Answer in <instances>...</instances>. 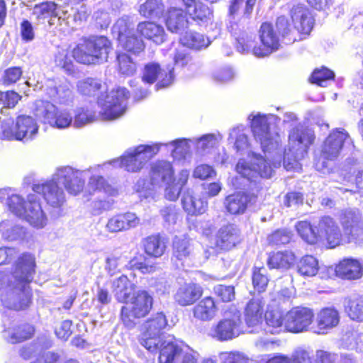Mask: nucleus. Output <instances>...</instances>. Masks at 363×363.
<instances>
[{
	"instance_id": "f257e3e1",
	"label": "nucleus",
	"mask_w": 363,
	"mask_h": 363,
	"mask_svg": "<svg viewBox=\"0 0 363 363\" xmlns=\"http://www.w3.org/2000/svg\"><path fill=\"white\" fill-rule=\"evenodd\" d=\"M83 173L68 166L60 167L53 174L52 180L33 184V190L42 194L48 206L59 208L63 206L66 199L64 190L57 183L62 184L70 194L77 195L84 188V182L81 179Z\"/></svg>"
},
{
	"instance_id": "f03ea898",
	"label": "nucleus",
	"mask_w": 363,
	"mask_h": 363,
	"mask_svg": "<svg viewBox=\"0 0 363 363\" xmlns=\"http://www.w3.org/2000/svg\"><path fill=\"white\" fill-rule=\"evenodd\" d=\"M228 29L237 40L236 48L240 53H248L251 50L257 57H264L279 50L280 47L279 38L275 32L272 24L263 23L259 28V39L262 45L254 46V38L245 30L242 24L230 21Z\"/></svg>"
},
{
	"instance_id": "7ed1b4c3",
	"label": "nucleus",
	"mask_w": 363,
	"mask_h": 363,
	"mask_svg": "<svg viewBox=\"0 0 363 363\" xmlns=\"http://www.w3.org/2000/svg\"><path fill=\"white\" fill-rule=\"evenodd\" d=\"M281 157L280 155L274 159L273 162L268 161L265 157L252 153L250 160H240L236 165V171L240 177H235L231 179L232 185L235 189H242L245 184L240 182L241 179L248 182H255L259 177L271 178L274 169L281 166Z\"/></svg>"
},
{
	"instance_id": "20e7f679",
	"label": "nucleus",
	"mask_w": 363,
	"mask_h": 363,
	"mask_svg": "<svg viewBox=\"0 0 363 363\" xmlns=\"http://www.w3.org/2000/svg\"><path fill=\"white\" fill-rule=\"evenodd\" d=\"M288 138V145L283 157L284 167L286 170L298 171L301 168L299 161L313 143L315 135L311 130L298 124L289 130Z\"/></svg>"
},
{
	"instance_id": "39448f33",
	"label": "nucleus",
	"mask_w": 363,
	"mask_h": 363,
	"mask_svg": "<svg viewBox=\"0 0 363 363\" xmlns=\"http://www.w3.org/2000/svg\"><path fill=\"white\" fill-rule=\"evenodd\" d=\"M111 41L104 35L91 36L79 43L72 51L74 60L84 65L101 64L112 50Z\"/></svg>"
},
{
	"instance_id": "423d86ee",
	"label": "nucleus",
	"mask_w": 363,
	"mask_h": 363,
	"mask_svg": "<svg viewBox=\"0 0 363 363\" xmlns=\"http://www.w3.org/2000/svg\"><path fill=\"white\" fill-rule=\"evenodd\" d=\"M251 128L255 138L260 143L264 153L278 149L281 143L280 135L274 130L279 118L273 114L263 115L260 113L250 114Z\"/></svg>"
},
{
	"instance_id": "0eeeda50",
	"label": "nucleus",
	"mask_w": 363,
	"mask_h": 363,
	"mask_svg": "<svg viewBox=\"0 0 363 363\" xmlns=\"http://www.w3.org/2000/svg\"><path fill=\"white\" fill-rule=\"evenodd\" d=\"M159 152V145H140L130 148L121 158L112 160L110 164L114 167H123L128 172L140 171L145 164Z\"/></svg>"
},
{
	"instance_id": "6e6552de",
	"label": "nucleus",
	"mask_w": 363,
	"mask_h": 363,
	"mask_svg": "<svg viewBox=\"0 0 363 363\" xmlns=\"http://www.w3.org/2000/svg\"><path fill=\"white\" fill-rule=\"evenodd\" d=\"M2 139L28 142L37 136L38 125L30 116L21 115L16 118V123L11 119L4 120L2 125Z\"/></svg>"
},
{
	"instance_id": "1a4fd4ad",
	"label": "nucleus",
	"mask_w": 363,
	"mask_h": 363,
	"mask_svg": "<svg viewBox=\"0 0 363 363\" xmlns=\"http://www.w3.org/2000/svg\"><path fill=\"white\" fill-rule=\"evenodd\" d=\"M153 298L147 291H138L130 302L122 306L121 320L123 325L129 329L133 328L137 320L145 317L151 310Z\"/></svg>"
},
{
	"instance_id": "9d476101",
	"label": "nucleus",
	"mask_w": 363,
	"mask_h": 363,
	"mask_svg": "<svg viewBox=\"0 0 363 363\" xmlns=\"http://www.w3.org/2000/svg\"><path fill=\"white\" fill-rule=\"evenodd\" d=\"M128 98L129 92L123 87L113 89L105 96H101L98 104L101 107L100 114L102 118L112 121L123 116L126 111Z\"/></svg>"
},
{
	"instance_id": "9b49d317",
	"label": "nucleus",
	"mask_w": 363,
	"mask_h": 363,
	"mask_svg": "<svg viewBox=\"0 0 363 363\" xmlns=\"http://www.w3.org/2000/svg\"><path fill=\"white\" fill-rule=\"evenodd\" d=\"M31 293L27 283L9 281L1 294L3 304L16 311L27 308L30 303Z\"/></svg>"
},
{
	"instance_id": "f8f14e48",
	"label": "nucleus",
	"mask_w": 363,
	"mask_h": 363,
	"mask_svg": "<svg viewBox=\"0 0 363 363\" xmlns=\"http://www.w3.org/2000/svg\"><path fill=\"white\" fill-rule=\"evenodd\" d=\"M167 325L166 316L163 313L152 315L143 325L140 344L150 352L155 351L162 340V331Z\"/></svg>"
},
{
	"instance_id": "ddd939ff",
	"label": "nucleus",
	"mask_w": 363,
	"mask_h": 363,
	"mask_svg": "<svg viewBox=\"0 0 363 363\" xmlns=\"http://www.w3.org/2000/svg\"><path fill=\"white\" fill-rule=\"evenodd\" d=\"M241 313L234 308L230 313H226L225 318L211 328L209 334L220 342L231 340L241 334Z\"/></svg>"
},
{
	"instance_id": "4468645a",
	"label": "nucleus",
	"mask_w": 363,
	"mask_h": 363,
	"mask_svg": "<svg viewBox=\"0 0 363 363\" xmlns=\"http://www.w3.org/2000/svg\"><path fill=\"white\" fill-rule=\"evenodd\" d=\"M343 239L347 242H358L363 239L362 214L357 209H345L340 215Z\"/></svg>"
},
{
	"instance_id": "2eb2a0df",
	"label": "nucleus",
	"mask_w": 363,
	"mask_h": 363,
	"mask_svg": "<svg viewBox=\"0 0 363 363\" xmlns=\"http://www.w3.org/2000/svg\"><path fill=\"white\" fill-rule=\"evenodd\" d=\"M344 147L350 150L354 147L348 133L344 129L333 130L324 141L322 156L325 159L333 160L339 156Z\"/></svg>"
},
{
	"instance_id": "dca6fc26",
	"label": "nucleus",
	"mask_w": 363,
	"mask_h": 363,
	"mask_svg": "<svg viewBox=\"0 0 363 363\" xmlns=\"http://www.w3.org/2000/svg\"><path fill=\"white\" fill-rule=\"evenodd\" d=\"M314 313L307 307L296 306L285 314V329L292 333L306 331L313 323Z\"/></svg>"
},
{
	"instance_id": "f3484780",
	"label": "nucleus",
	"mask_w": 363,
	"mask_h": 363,
	"mask_svg": "<svg viewBox=\"0 0 363 363\" xmlns=\"http://www.w3.org/2000/svg\"><path fill=\"white\" fill-rule=\"evenodd\" d=\"M318 231L319 243H327L330 248L339 245L343 239L339 225L330 216H323L316 225Z\"/></svg>"
},
{
	"instance_id": "a211bd4d",
	"label": "nucleus",
	"mask_w": 363,
	"mask_h": 363,
	"mask_svg": "<svg viewBox=\"0 0 363 363\" xmlns=\"http://www.w3.org/2000/svg\"><path fill=\"white\" fill-rule=\"evenodd\" d=\"M25 213L20 218L36 228H43L48 223V218L42 208L40 200L35 194H29Z\"/></svg>"
},
{
	"instance_id": "6ab92c4d",
	"label": "nucleus",
	"mask_w": 363,
	"mask_h": 363,
	"mask_svg": "<svg viewBox=\"0 0 363 363\" xmlns=\"http://www.w3.org/2000/svg\"><path fill=\"white\" fill-rule=\"evenodd\" d=\"M173 79V68L167 67L166 71L162 69L160 65L155 62L148 63L144 68L143 81L152 84L157 79H159L156 84L157 89L169 86L172 84Z\"/></svg>"
},
{
	"instance_id": "aec40b11",
	"label": "nucleus",
	"mask_w": 363,
	"mask_h": 363,
	"mask_svg": "<svg viewBox=\"0 0 363 363\" xmlns=\"http://www.w3.org/2000/svg\"><path fill=\"white\" fill-rule=\"evenodd\" d=\"M35 267V260L33 255L24 253L21 255L18 258L12 272L14 281L30 283L33 278Z\"/></svg>"
},
{
	"instance_id": "412c9836",
	"label": "nucleus",
	"mask_w": 363,
	"mask_h": 363,
	"mask_svg": "<svg viewBox=\"0 0 363 363\" xmlns=\"http://www.w3.org/2000/svg\"><path fill=\"white\" fill-rule=\"evenodd\" d=\"M106 164L98 165L94 167H91L87 170H83L84 173L82 175L81 179L84 183L83 177L84 174L88 172H91V176L89 178V182L86 186V191L89 194H94L97 192L101 193L104 192L105 194L109 196H114L116 194L117 191L115 189H113L111 185H109L105 179L96 173H100V169H102Z\"/></svg>"
},
{
	"instance_id": "4be33fe9",
	"label": "nucleus",
	"mask_w": 363,
	"mask_h": 363,
	"mask_svg": "<svg viewBox=\"0 0 363 363\" xmlns=\"http://www.w3.org/2000/svg\"><path fill=\"white\" fill-rule=\"evenodd\" d=\"M187 347L183 342L170 337L166 340H162L157 347L160 349L159 363H174L176 359L182 357V353Z\"/></svg>"
},
{
	"instance_id": "5701e85b",
	"label": "nucleus",
	"mask_w": 363,
	"mask_h": 363,
	"mask_svg": "<svg viewBox=\"0 0 363 363\" xmlns=\"http://www.w3.org/2000/svg\"><path fill=\"white\" fill-rule=\"evenodd\" d=\"M291 19L294 23V33L308 34L313 26V18L308 9L302 5L294 6L291 11Z\"/></svg>"
},
{
	"instance_id": "b1692460",
	"label": "nucleus",
	"mask_w": 363,
	"mask_h": 363,
	"mask_svg": "<svg viewBox=\"0 0 363 363\" xmlns=\"http://www.w3.org/2000/svg\"><path fill=\"white\" fill-rule=\"evenodd\" d=\"M140 219L135 213L127 212L117 214L108 219L106 228L110 233H118L136 228Z\"/></svg>"
},
{
	"instance_id": "393cba45",
	"label": "nucleus",
	"mask_w": 363,
	"mask_h": 363,
	"mask_svg": "<svg viewBox=\"0 0 363 363\" xmlns=\"http://www.w3.org/2000/svg\"><path fill=\"white\" fill-rule=\"evenodd\" d=\"M255 197L253 195L244 192H237L225 197L224 206L226 211L233 215L243 214L249 203L254 202Z\"/></svg>"
},
{
	"instance_id": "a878e982",
	"label": "nucleus",
	"mask_w": 363,
	"mask_h": 363,
	"mask_svg": "<svg viewBox=\"0 0 363 363\" xmlns=\"http://www.w3.org/2000/svg\"><path fill=\"white\" fill-rule=\"evenodd\" d=\"M203 294L202 288L194 283H184L181 285L174 294L175 301L182 306L194 303Z\"/></svg>"
},
{
	"instance_id": "bb28decb",
	"label": "nucleus",
	"mask_w": 363,
	"mask_h": 363,
	"mask_svg": "<svg viewBox=\"0 0 363 363\" xmlns=\"http://www.w3.org/2000/svg\"><path fill=\"white\" fill-rule=\"evenodd\" d=\"M335 272L342 279L354 280L362 276L363 266L357 259L345 258L336 265Z\"/></svg>"
},
{
	"instance_id": "cd10ccee",
	"label": "nucleus",
	"mask_w": 363,
	"mask_h": 363,
	"mask_svg": "<svg viewBox=\"0 0 363 363\" xmlns=\"http://www.w3.org/2000/svg\"><path fill=\"white\" fill-rule=\"evenodd\" d=\"M240 241V230L234 225L222 227L218 232L216 244L222 250H230Z\"/></svg>"
},
{
	"instance_id": "c85d7f7f",
	"label": "nucleus",
	"mask_w": 363,
	"mask_h": 363,
	"mask_svg": "<svg viewBox=\"0 0 363 363\" xmlns=\"http://www.w3.org/2000/svg\"><path fill=\"white\" fill-rule=\"evenodd\" d=\"M182 204L184 210L189 215L203 213L207 208V201L195 196L193 190L186 189L182 196Z\"/></svg>"
},
{
	"instance_id": "c756f323",
	"label": "nucleus",
	"mask_w": 363,
	"mask_h": 363,
	"mask_svg": "<svg viewBox=\"0 0 363 363\" xmlns=\"http://www.w3.org/2000/svg\"><path fill=\"white\" fill-rule=\"evenodd\" d=\"M186 13L194 20L201 22L211 20L213 16L211 9L204 4L196 0H182Z\"/></svg>"
},
{
	"instance_id": "7c9ffc66",
	"label": "nucleus",
	"mask_w": 363,
	"mask_h": 363,
	"mask_svg": "<svg viewBox=\"0 0 363 363\" xmlns=\"http://www.w3.org/2000/svg\"><path fill=\"white\" fill-rule=\"evenodd\" d=\"M137 31L146 39L151 40L156 44H162L165 40L164 28L154 22L144 21L139 23Z\"/></svg>"
},
{
	"instance_id": "2f4dec72",
	"label": "nucleus",
	"mask_w": 363,
	"mask_h": 363,
	"mask_svg": "<svg viewBox=\"0 0 363 363\" xmlns=\"http://www.w3.org/2000/svg\"><path fill=\"white\" fill-rule=\"evenodd\" d=\"M113 294L121 303H127L132 295L134 296L135 284L126 276L122 275L112 284Z\"/></svg>"
},
{
	"instance_id": "473e14b6",
	"label": "nucleus",
	"mask_w": 363,
	"mask_h": 363,
	"mask_svg": "<svg viewBox=\"0 0 363 363\" xmlns=\"http://www.w3.org/2000/svg\"><path fill=\"white\" fill-rule=\"evenodd\" d=\"M264 301L262 298L257 297L252 298L245 308V320L249 326L258 325L262 318Z\"/></svg>"
},
{
	"instance_id": "72a5a7b5",
	"label": "nucleus",
	"mask_w": 363,
	"mask_h": 363,
	"mask_svg": "<svg viewBox=\"0 0 363 363\" xmlns=\"http://www.w3.org/2000/svg\"><path fill=\"white\" fill-rule=\"evenodd\" d=\"M174 174L172 165L167 161H157L151 168L152 184L160 185L161 183L172 182Z\"/></svg>"
},
{
	"instance_id": "f704fd0d",
	"label": "nucleus",
	"mask_w": 363,
	"mask_h": 363,
	"mask_svg": "<svg viewBox=\"0 0 363 363\" xmlns=\"http://www.w3.org/2000/svg\"><path fill=\"white\" fill-rule=\"evenodd\" d=\"M285 314L277 306H267L264 318L270 333H279L285 328Z\"/></svg>"
},
{
	"instance_id": "c9c22d12",
	"label": "nucleus",
	"mask_w": 363,
	"mask_h": 363,
	"mask_svg": "<svg viewBox=\"0 0 363 363\" xmlns=\"http://www.w3.org/2000/svg\"><path fill=\"white\" fill-rule=\"evenodd\" d=\"M217 306L214 299L207 296L201 299L193 308L194 317L201 321H209L216 315Z\"/></svg>"
},
{
	"instance_id": "e433bc0d",
	"label": "nucleus",
	"mask_w": 363,
	"mask_h": 363,
	"mask_svg": "<svg viewBox=\"0 0 363 363\" xmlns=\"http://www.w3.org/2000/svg\"><path fill=\"white\" fill-rule=\"evenodd\" d=\"M186 13L180 8L171 7L166 20L167 29L172 33H180L188 26Z\"/></svg>"
},
{
	"instance_id": "4c0bfd02",
	"label": "nucleus",
	"mask_w": 363,
	"mask_h": 363,
	"mask_svg": "<svg viewBox=\"0 0 363 363\" xmlns=\"http://www.w3.org/2000/svg\"><path fill=\"white\" fill-rule=\"evenodd\" d=\"M31 13L38 21L45 20L50 17H57L58 21H61L62 18V16L60 13V6L51 1L35 4L32 9Z\"/></svg>"
},
{
	"instance_id": "58836bf2",
	"label": "nucleus",
	"mask_w": 363,
	"mask_h": 363,
	"mask_svg": "<svg viewBox=\"0 0 363 363\" xmlns=\"http://www.w3.org/2000/svg\"><path fill=\"white\" fill-rule=\"evenodd\" d=\"M295 262V255L289 251L277 252L269 255L267 265L270 269H289Z\"/></svg>"
},
{
	"instance_id": "ea45409f",
	"label": "nucleus",
	"mask_w": 363,
	"mask_h": 363,
	"mask_svg": "<svg viewBox=\"0 0 363 363\" xmlns=\"http://www.w3.org/2000/svg\"><path fill=\"white\" fill-rule=\"evenodd\" d=\"M345 312L353 320L363 321V296L352 295L344 301Z\"/></svg>"
},
{
	"instance_id": "a19ab883",
	"label": "nucleus",
	"mask_w": 363,
	"mask_h": 363,
	"mask_svg": "<svg viewBox=\"0 0 363 363\" xmlns=\"http://www.w3.org/2000/svg\"><path fill=\"white\" fill-rule=\"evenodd\" d=\"M143 246L145 253L155 258L160 257L167 248L164 238L160 235L147 237L143 240Z\"/></svg>"
},
{
	"instance_id": "79ce46f5",
	"label": "nucleus",
	"mask_w": 363,
	"mask_h": 363,
	"mask_svg": "<svg viewBox=\"0 0 363 363\" xmlns=\"http://www.w3.org/2000/svg\"><path fill=\"white\" fill-rule=\"evenodd\" d=\"M57 108V106L48 101L37 100L34 104L33 113L40 121L50 125Z\"/></svg>"
},
{
	"instance_id": "37998d69",
	"label": "nucleus",
	"mask_w": 363,
	"mask_h": 363,
	"mask_svg": "<svg viewBox=\"0 0 363 363\" xmlns=\"http://www.w3.org/2000/svg\"><path fill=\"white\" fill-rule=\"evenodd\" d=\"M339 313L334 308H323L317 316L318 327L320 330L333 328L339 323Z\"/></svg>"
},
{
	"instance_id": "c03bdc74",
	"label": "nucleus",
	"mask_w": 363,
	"mask_h": 363,
	"mask_svg": "<svg viewBox=\"0 0 363 363\" xmlns=\"http://www.w3.org/2000/svg\"><path fill=\"white\" fill-rule=\"evenodd\" d=\"M223 136L220 134L208 133L201 137L193 140L189 142L195 144L197 152L205 154L208 153L213 148L216 147L221 141Z\"/></svg>"
},
{
	"instance_id": "a18cd8bd",
	"label": "nucleus",
	"mask_w": 363,
	"mask_h": 363,
	"mask_svg": "<svg viewBox=\"0 0 363 363\" xmlns=\"http://www.w3.org/2000/svg\"><path fill=\"white\" fill-rule=\"evenodd\" d=\"M2 238L8 241L23 240L26 235V229L16 225L10 220H4L0 224Z\"/></svg>"
},
{
	"instance_id": "49530a36",
	"label": "nucleus",
	"mask_w": 363,
	"mask_h": 363,
	"mask_svg": "<svg viewBox=\"0 0 363 363\" xmlns=\"http://www.w3.org/2000/svg\"><path fill=\"white\" fill-rule=\"evenodd\" d=\"M182 44L194 50H201L210 45L208 38L197 32H186L181 38Z\"/></svg>"
},
{
	"instance_id": "de8ad7c7",
	"label": "nucleus",
	"mask_w": 363,
	"mask_h": 363,
	"mask_svg": "<svg viewBox=\"0 0 363 363\" xmlns=\"http://www.w3.org/2000/svg\"><path fill=\"white\" fill-rule=\"evenodd\" d=\"M243 125H238L229 132L228 141L234 143V147L238 152L244 151L249 147V140Z\"/></svg>"
},
{
	"instance_id": "09e8293b",
	"label": "nucleus",
	"mask_w": 363,
	"mask_h": 363,
	"mask_svg": "<svg viewBox=\"0 0 363 363\" xmlns=\"http://www.w3.org/2000/svg\"><path fill=\"white\" fill-rule=\"evenodd\" d=\"M297 272L306 277L315 276L319 269L318 259L312 255L303 257L296 264Z\"/></svg>"
},
{
	"instance_id": "8fccbe9b",
	"label": "nucleus",
	"mask_w": 363,
	"mask_h": 363,
	"mask_svg": "<svg viewBox=\"0 0 363 363\" xmlns=\"http://www.w3.org/2000/svg\"><path fill=\"white\" fill-rule=\"evenodd\" d=\"M299 236L307 243L315 245L319 243L318 231L316 226L313 227L308 221H299L296 225Z\"/></svg>"
},
{
	"instance_id": "3c124183",
	"label": "nucleus",
	"mask_w": 363,
	"mask_h": 363,
	"mask_svg": "<svg viewBox=\"0 0 363 363\" xmlns=\"http://www.w3.org/2000/svg\"><path fill=\"white\" fill-rule=\"evenodd\" d=\"M34 329L29 324H24L14 329L13 331H5L4 337L9 342L15 344L30 338L33 334Z\"/></svg>"
},
{
	"instance_id": "603ef678",
	"label": "nucleus",
	"mask_w": 363,
	"mask_h": 363,
	"mask_svg": "<svg viewBox=\"0 0 363 363\" xmlns=\"http://www.w3.org/2000/svg\"><path fill=\"white\" fill-rule=\"evenodd\" d=\"M113 35L117 36L118 42L122 37H126L134 32V22L130 16H123L118 18L112 28Z\"/></svg>"
},
{
	"instance_id": "864d4df0",
	"label": "nucleus",
	"mask_w": 363,
	"mask_h": 363,
	"mask_svg": "<svg viewBox=\"0 0 363 363\" xmlns=\"http://www.w3.org/2000/svg\"><path fill=\"white\" fill-rule=\"evenodd\" d=\"M164 9L161 0H147L140 5L139 12L145 18H157L163 13Z\"/></svg>"
},
{
	"instance_id": "5fc2aeb1",
	"label": "nucleus",
	"mask_w": 363,
	"mask_h": 363,
	"mask_svg": "<svg viewBox=\"0 0 363 363\" xmlns=\"http://www.w3.org/2000/svg\"><path fill=\"white\" fill-rule=\"evenodd\" d=\"M101 80L91 77L79 80L77 84L78 91L86 96H95L101 89Z\"/></svg>"
},
{
	"instance_id": "6e6d98bb",
	"label": "nucleus",
	"mask_w": 363,
	"mask_h": 363,
	"mask_svg": "<svg viewBox=\"0 0 363 363\" xmlns=\"http://www.w3.org/2000/svg\"><path fill=\"white\" fill-rule=\"evenodd\" d=\"M191 246L187 238L175 237L173 240V255L179 260L186 259L191 254Z\"/></svg>"
},
{
	"instance_id": "4d7b16f0",
	"label": "nucleus",
	"mask_w": 363,
	"mask_h": 363,
	"mask_svg": "<svg viewBox=\"0 0 363 363\" xmlns=\"http://www.w3.org/2000/svg\"><path fill=\"white\" fill-rule=\"evenodd\" d=\"M116 61L117 69L121 74L125 76H131L136 72L135 62L127 54H118Z\"/></svg>"
},
{
	"instance_id": "13d9d810",
	"label": "nucleus",
	"mask_w": 363,
	"mask_h": 363,
	"mask_svg": "<svg viewBox=\"0 0 363 363\" xmlns=\"http://www.w3.org/2000/svg\"><path fill=\"white\" fill-rule=\"evenodd\" d=\"M189 140L179 139L173 140L169 143H157L159 148L162 145H170L173 147L172 150V155L176 160H181L184 158L189 152L190 146L189 145Z\"/></svg>"
},
{
	"instance_id": "bf43d9fd",
	"label": "nucleus",
	"mask_w": 363,
	"mask_h": 363,
	"mask_svg": "<svg viewBox=\"0 0 363 363\" xmlns=\"http://www.w3.org/2000/svg\"><path fill=\"white\" fill-rule=\"evenodd\" d=\"M119 43L124 50L134 54L140 53L145 48L143 41L137 38L134 32L126 37H122Z\"/></svg>"
},
{
	"instance_id": "052dcab7",
	"label": "nucleus",
	"mask_w": 363,
	"mask_h": 363,
	"mask_svg": "<svg viewBox=\"0 0 363 363\" xmlns=\"http://www.w3.org/2000/svg\"><path fill=\"white\" fill-rule=\"evenodd\" d=\"M73 121L72 114L67 110H59L57 108L55 116L52 119L50 125L57 129H65L69 127Z\"/></svg>"
},
{
	"instance_id": "680f3d73",
	"label": "nucleus",
	"mask_w": 363,
	"mask_h": 363,
	"mask_svg": "<svg viewBox=\"0 0 363 363\" xmlns=\"http://www.w3.org/2000/svg\"><path fill=\"white\" fill-rule=\"evenodd\" d=\"M269 282V279L267 276V269L264 267H255L252 272V284L254 288L258 292L265 291Z\"/></svg>"
},
{
	"instance_id": "e2e57ef3",
	"label": "nucleus",
	"mask_w": 363,
	"mask_h": 363,
	"mask_svg": "<svg viewBox=\"0 0 363 363\" xmlns=\"http://www.w3.org/2000/svg\"><path fill=\"white\" fill-rule=\"evenodd\" d=\"M335 77L334 72L323 67L321 69H315L311 75V82L316 84L320 86L325 87L328 85V82L333 79Z\"/></svg>"
},
{
	"instance_id": "0e129e2a",
	"label": "nucleus",
	"mask_w": 363,
	"mask_h": 363,
	"mask_svg": "<svg viewBox=\"0 0 363 363\" xmlns=\"http://www.w3.org/2000/svg\"><path fill=\"white\" fill-rule=\"evenodd\" d=\"M96 118V113L89 108H80L77 109L74 120V126L81 128L94 121Z\"/></svg>"
},
{
	"instance_id": "69168bd1",
	"label": "nucleus",
	"mask_w": 363,
	"mask_h": 363,
	"mask_svg": "<svg viewBox=\"0 0 363 363\" xmlns=\"http://www.w3.org/2000/svg\"><path fill=\"white\" fill-rule=\"evenodd\" d=\"M126 261L121 255H111L106 259V269L111 276L119 272Z\"/></svg>"
},
{
	"instance_id": "338daca9",
	"label": "nucleus",
	"mask_w": 363,
	"mask_h": 363,
	"mask_svg": "<svg viewBox=\"0 0 363 363\" xmlns=\"http://www.w3.org/2000/svg\"><path fill=\"white\" fill-rule=\"evenodd\" d=\"M27 201L18 194H12L8 197L7 204L9 210L18 217L25 213Z\"/></svg>"
},
{
	"instance_id": "774afa93",
	"label": "nucleus",
	"mask_w": 363,
	"mask_h": 363,
	"mask_svg": "<svg viewBox=\"0 0 363 363\" xmlns=\"http://www.w3.org/2000/svg\"><path fill=\"white\" fill-rule=\"evenodd\" d=\"M23 70L20 67H11L4 70L1 81L5 86L16 84L21 77Z\"/></svg>"
}]
</instances>
